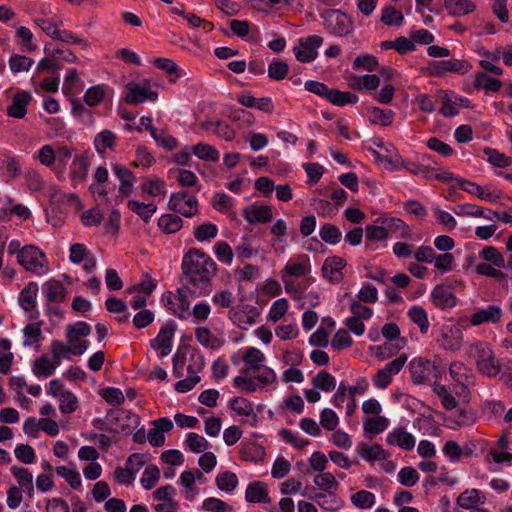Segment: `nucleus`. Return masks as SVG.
Masks as SVG:
<instances>
[{
    "label": "nucleus",
    "mask_w": 512,
    "mask_h": 512,
    "mask_svg": "<svg viewBox=\"0 0 512 512\" xmlns=\"http://www.w3.org/2000/svg\"><path fill=\"white\" fill-rule=\"evenodd\" d=\"M38 292V284L30 282L20 292L19 304L25 311H30L35 307V300Z\"/></svg>",
    "instance_id": "37"
},
{
    "label": "nucleus",
    "mask_w": 512,
    "mask_h": 512,
    "mask_svg": "<svg viewBox=\"0 0 512 512\" xmlns=\"http://www.w3.org/2000/svg\"><path fill=\"white\" fill-rule=\"evenodd\" d=\"M32 96L28 91H18L13 95L12 103L7 107V115L17 119H23L27 114V106Z\"/></svg>",
    "instance_id": "17"
},
{
    "label": "nucleus",
    "mask_w": 512,
    "mask_h": 512,
    "mask_svg": "<svg viewBox=\"0 0 512 512\" xmlns=\"http://www.w3.org/2000/svg\"><path fill=\"white\" fill-rule=\"evenodd\" d=\"M158 98V92L152 91L141 85L129 82L126 85L125 102L129 105H138L147 100L155 101Z\"/></svg>",
    "instance_id": "12"
},
{
    "label": "nucleus",
    "mask_w": 512,
    "mask_h": 512,
    "mask_svg": "<svg viewBox=\"0 0 512 512\" xmlns=\"http://www.w3.org/2000/svg\"><path fill=\"white\" fill-rule=\"evenodd\" d=\"M180 282L192 297L207 296L217 275L216 262L204 251L190 248L183 256Z\"/></svg>",
    "instance_id": "1"
},
{
    "label": "nucleus",
    "mask_w": 512,
    "mask_h": 512,
    "mask_svg": "<svg viewBox=\"0 0 512 512\" xmlns=\"http://www.w3.org/2000/svg\"><path fill=\"white\" fill-rule=\"evenodd\" d=\"M401 166L408 170L413 175H422L425 179L429 180L433 178L436 168L429 165H423L419 163H410L405 160H400Z\"/></svg>",
    "instance_id": "55"
},
{
    "label": "nucleus",
    "mask_w": 512,
    "mask_h": 512,
    "mask_svg": "<svg viewBox=\"0 0 512 512\" xmlns=\"http://www.w3.org/2000/svg\"><path fill=\"white\" fill-rule=\"evenodd\" d=\"M314 483L319 489L327 493L334 492L339 487V483L336 481L335 476L330 472L316 475L314 477Z\"/></svg>",
    "instance_id": "49"
},
{
    "label": "nucleus",
    "mask_w": 512,
    "mask_h": 512,
    "mask_svg": "<svg viewBox=\"0 0 512 512\" xmlns=\"http://www.w3.org/2000/svg\"><path fill=\"white\" fill-rule=\"evenodd\" d=\"M141 191L149 196H164L166 194V183L163 179H146L141 185Z\"/></svg>",
    "instance_id": "46"
},
{
    "label": "nucleus",
    "mask_w": 512,
    "mask_h": 512,
    "mask_svg": "<svg viewBox=\"0 0 512 512\" xmlns=\"http://www.w3.org/2000/svg\"><path fill=\"white\" fill-rule=\"evenodd\" d=\"M168 208L190 218L198 213V200L195 195H189L187 191H179L171 194Z\"/></svg>",
    "instance_id": "7"
},
{
    "label": "nucleus",
    "mask_w": 512,
    "mask_h": 512,
    "mask_svg": "<svg viewBox=\"0 0 512 512\" xmlns=\"http://www.w3.org/2000/svg\"><path fill=\"white\" fill-rule=\"evenodd\" d=\"M404 20L403 13L392 6L382 10L381 21L387 26H400Z\"/></svg>",
    "instance_id": "57"
},
{
    "label": "nucleus",
    "mask_w": 512,
    "mask_h": 512,
    "mask_svg": "<svg viewBox=\"0 0 512 512\" xmlns=\"http://www.w3.org/2000/svg\"><path fill=\"white\" fill-rule=\"evenodd\" d=\"M91 333V327L84 321H79L73 325H69L66 330V338L71 346L78 345L82 342V337H87Z\"/></svg>",
    "instance_id": "29"
},
{
    "label": "nucleus",
    "mask_w": 512,
    "mask_h": 512,
    "mask_svg": "<svg viewBox=\"0 0 512 512\" xmlns=\"http://www.w3.org/2000/svg\"><path fill=\"white\" fill-rule=\"evenodd\" d=\"M88 348V342L82 340L78 345L67 346L64 343L53 340L51 342L50 350L56 365H59L63 358H67L69 354L82 355Z\"/></svg>",
    "instance_id": "14"
},
{
    "label": "nucleus",
    "mask_w": 512,
    "mask_h": 512,
    "mask_svg": "<svg viewBox=\"0 0 512 512\" xmlns=\"http://www.w3.org/2000/svg\"><path fill=\"white\" fill-rule=\"evenodd\" d=\"M472 68L470 62L464 59H449L441 61H432L427 68V74L433 77H442L447 72L464 75Z\"/></svg>",
    "instance_id": "6"
},
{
    "label": "nucleus",
    "mask_w": 512,
    "mask_h": 512,
    "mask_svg": "<svg viewBox=\"0 0 512 512\" xmlns=\"http://www.w3.org/2000/svg\"><path fill=\"white\" fill-rule=\"evenodd\" d=\"M153 64L155 67L168 74L170 83H175L182 75V70L172 59L162 57L155 58Z\"/></svg>",
    "instance_id": "32"
},
{
    "label": "nucleus",
    "mask_w": 512,
    "mask_h": 512,
    "mask_svg": "<svg viewBox=\"0 0 512 512\" xmlns=\"http://www.w3.org/2000/svg\"><path fill=\"white\" fill-rule=\"evenodd\" d=\"M389 421L384 416H376L375 418H368L364 422V431L371 434H379L388 427Z\"/></svg>",
    "instance_id": "59"
},
{
    "label": "nucleus",
    "mask_w": 512,
    "mask_h": 512,
    "mask_svg": "<svg viewBox=\"0 0 512 512\" xmlns=\"http://www.w3.org/2000/svg\"><path fill=\"white\" fill-rule=\"evenodd\" d=\"M377 222L382 225H385L387 228V235L391 233H398L399 238H407L410 236V228L409 226L400 218L390 217V218H378Z\"/></svg>",
    "instance_id": "27"
},
{
    "label": "nucleus",
    "mask_w": 512,
    "mask_h": 512,
    "mask_svg": "<svg viewBox=\"0 0 512 512\" xmlns=\"http://www.w3.org/2000/svg\"><path fill=\"white\" fill-rule=\"evenodd\" d=\"M215 481L218 489L225 492H232L238 485L237 475L231 471L220 473Z\"/></svg>",
    "instance_id": "51"
},
{
    "label": "nucleus",
    "mask_w": 512,
    "mask_h": 512,
    "mask_svg": "<svg viewBox=\"0 0 512 512\" xmlns=\"http://www.w3.org/2000/svg\"><path fill=\"white\" fill-rule=\"evenodd\" d=\"M312 384L315 388L321 389L325 392H331L335 389V378L326 370H321L312 379Z\"/></svg>",
    "instance_id": "47"
},
{
    "label": "nucleus",
    "mask_w": 512,
    "mask_h": 512,
    "mask_svg": "<svg viewBox=\"0 0 512 512\" xmlns=\"http://www.w3.org/2000/svg\"><path fill=\"white\" fill-rule=\"evenodd\" d=\"M192 152L201 160L211 162L219 160V152L209 144L198 143L192 147Z\"/></svg>",
    "instance_id": "48"
},
{
    "label": "nucleus",
    "mask_w": 512,
    "mask_h": 512,
    "mask_svg": "<svg viewBox=\"0 0 512 512\" xmlns=\"http://www.w3.org/2000/svg\"><path fill=\"white\" fill-rule=\"evenodd\" d=\"M230 314L231 320L241 329H247V326L254 324L256 317L259 315L255 308L249 312L243 310L231 311Z\"/></svg>",
    "instance_id": "39"
},
{
    "label": "nucleus",
    "mask_w": 512,
    "mask_h": 512,
    "mask_svg": "<svg viewBox=\"0 0 512 512\" xmlns=\"http://www.w3.org/2000/svg\"><path fill=\"white\" fill-rule=\"evenodd\" d=\"M501 86L502 83L497 78L489 77L484 72H477L475 74L474 87L476 89L497 92L500 90Z\"/></svg>",
    "instance_id": "42"
},
{
    "label": "nucleus",
    "mask_w": 512,
    "mask_h": 512,
    "mask_svg": "<svg viewBox=\"0 0 512 512\" xmlns=\"http://www.w3.org/2000/svg\"><path fill=\"white\" fill-rule=\"evenodd\" d=\"M346 265L347 262L342 257H327L321 268L322 276L325 279H327L330 283L338 284L342 282L344 278L342 270L345 268Z\"/></svg>",
    "instance_id": "11"
},
{
    "label": "nucleus",
    "mask_w": 512,
    "mask_h": 512,
    "mask_svg": "<svg viewBox=\"0 0 512 512\" xmlns=\"http://www.w3.org/2000/svg\"><path fill=\"white\" fill-rule=\"evenodd\" d=\"M325 29L332 35L343 37L354 30V22L348 14L337 10L327 9L321 13Z\"/></svg>",
    "instance_id": "4"
},
{
    "label": "nucleus",
    "mask_w": 512,
    "mask_h": 512,
    "mask_svg": "<svg viewBox=\"0 0 512 512\" xmlns=\"http://www.w3.org/2000/svg\"><path fill=\"white\" fill-rule=\"evenodd\" d=\"M218 233V228L215 224L204 223L199 225L194 230V237L197 241L203 242L215 238Z\"/></svg>",
    "instance_id": "62"
},
{
    "label": "nucleus",
    "mask_w": 512,
    "mask_h": 512,
    "mask_svg": "<svg viewBox=\"0 0 512 512\" xmlns=\"http://www.w3.org/2000/svg\"><path fill=\"white\" fill-rule=\"evenodd\" d=\"M433 304L439 309L445 310L457 305V297L453 293V288L448 284L436 285L431 293Z\"/></svg>",
    "instance_id": "13"
},
{
    "label": "nucleus",
    "mask_w": 512,
    "mask_h": 512,
    "mask_svg": "<svg viewBox=\"0 0 512 512\" xmlns=\"http://www.w3.org/2000/svg\"><path fill=\"white\" fill-rule=\"evenodd\" d=\"M58 476L64 478L71 488L78 489L81 486L80 474L76 470L67 468L66 466H58L55 469Z\"/></svg>",
    "instance_id": "61"
},
{
    "label": "nucleus",
    "mask_w": 512,
    "mask_h": 512,
    "mask_svg": "<svg viewBox=\"0 0 512 512\" xmlns=\"http://www.w3.org/2000/svg\"><path fill=\"white\" fill-rule=\"evenodd\" d=\"M503 312L498 305H489L486 308L478 309L470 317V323L473 326H479L484 323H498L502 318Z\"/></svg>",
    "instance_id": "16"
},
{
    "label": "nucleus",
    "mask_w": 512,
    "mask_h": 512,
    "mask_svg": "<svg viewBox=\"0 0 512 512\" xmlns=\"http://www.w3.org/2000/svg\"><path fill=\"white\" fill-rule=\"evenodd\" d=\"M243 361L245 362L246 367L243 368L241 372L244 375H248L251 372H256V368H259L260 363L264 361V355L257 348L251 347L245 352Z\"/></svg>",
    "instance_id": "33"
},
{
    "label": "nucleus",
    "mask_w": 512,
    "mask_h": 512,
    "mask_svg": "<svg viewBox=\"0 0 512 512\" xmlns=\"http://www.w3.org/2000/svg\"><path fill=\"white\" fill-rule=\"evenodd\" d=\"M368 118L371 124L390 126L394 119V112L392 110H384L379 107L368 108Z\"/></svg>",
    "instance_id": "34"
},
{
    "label": "nucleus",
    "mask_w": 512,
    "mask_h": 512,
    "mask_svg": "<svg viewBox=\"0 0 512 512\" xmlns=\"http://www.w3.org/2000/svg\"><path fill=\"white\" fill-rule=\"evenodd\" d=\"M480 257L498 268L506 267L503 255L493 246H485L480 252Z\"/></svg>",
    "instance_id": "52"
},
{
    "label": "nucleus",
    "mask_w": 512,
    "mask_h": 512,
    "mask_svg": "<svg viewBox=\"0 0 512 512\" xmlns=\"http://www.w3.org/2000/svg\"><path fill=\"white\" fill-rule=\"evenodd\" d=\"M478 503H484V500L480 497V491L478 489H467L457 498V504L464 509H471Z\"/></svg>",
    "instance_id": "44"
},
{
    "label": "nucleus",
    "mask_w": 512,
    "mask_h": 512,
    "mask_svg": "<svg viewBox=\"0 0 512 512\" xmlns=\"http://www.w3.org/2000/svg\"><path fill=\"white\" fill-rule=\"evenodd\" d=\"M42 289L49 302L61 303L65 300L67 290L59 280L50 279L43 284Z\"/></svg>",
    "instance_id": "24"
},
{
    "label": "nucleus",
    "mask_w": 512,
    "mask_h": 512,
    "mask_svg": "<svg viewBox=\"0 0 512 512\" xmlns=\"http://www.w3.org/2000/svg\"><path fill=\"white\" fill-rule=\"evenodd\" d=\"M160 479V470L157 466L148 465L141 478V483L146 490L152 489Z\"/></svg>",
    "instance_id": "60"
},
{
    "label": "nucleus",
    "mask_w": 512,
    "mask_h": 512,
    "mask_svg": "<svg viewBox=\"0 0 512 512\" xmlns=\"http://www.w3.org/2000/svg\"><path fill=\"white\" fill-rule=\"evenodd\" d=\"M311 272L310 259L303 254L296 258V261L290 260L282 270V275L292 277H303Z\"/></svg>",
    "instance_id": "18"
},
{
    "label": "nucleus",
    "mask_w": 512,
    "mask_h": 512,
    "mask_svg": "<svg viewBox=\"0 0 512 512\" xmlns=\"http://www.w3.org/2000/svg\"><path fill=\"white\" fill-rule=\"evenodd\" d=\"M183 226V220L177 214H163L158 220V227L166 234L178 232Z\"/></svg>",
    "instance_id": "35"
},
{
    "label": "nucleus",
    "mask_w": 512,
    "mask_h": 512,
    "mask_svg": "<svg viewBox=\"0 0 512 512\" xmlns=\"http://www.w3.org/2000/svg\"><path fill=\"white\" fill-rule=\"evenodd\" d=\"M409 371L414 384H436L441 375V369L435 362L421 357L409 363Z\"/></svg>",
    "instance_id": "3"
},
{
    "label": "nucleus",
    "mask_w": 512,
    "mask_h": 512,
    "mask_svg": "<svg viewBox=\"0 0 512 512\" xmlns=\"http://www.w3.org/2000/svg\"><path fill=\"white\" fill-rule=\"evenodd\" d=\"M239 453L241 459L246 462H258L263 460L265 456L264 448L254 442L243 443Z\"/></svg>",
    "instance_id": "31"
},
{
    "label": "nucleus",
    "mask_w": 512,
    "mask_h": 512,
    "mask_svg": "<svg viewBox=\"0 0 512 512\" xmlns=\"http://www.w3.org/2000/svg\"><path fill=\"white\" fill-rule=\"evenodd\" d=\"M245 499L249 503H270L267 484L262 481L251 482L246 488Z\"/></svg>",
    "instance_id": "19"
},
{
    "label": "nucleus",
    "mask_w": 512,
    "mask_h": 512,
    "mask_svg": "<svg viewBox=\"0 0 512 512\" xmlns=\"http://www.w3.org/2000/svg\"><path fill=\"white\" fill-rule=\"evenodd\" d=\"M41 324L42 322L29 323L24 327V346H32L34 343H38L42 339Z\"/></svg>",
    "instance_id": "53"
},
{
    "label": "nucleus",
    "mask_w": 512,
    "mask_h": 512,
    "mask_svg": "<svg viewBox=\"0 0 512 512\" xmlns=\"http://www.w3.org/2000/svg\"><path fill=\"white\" fill-rule=\"evenodd\" d=\"M106 419L109 423V426L112 427H117L118 424L124 421L133 422L135 427L139 426L140 424V417L137 414L123 409H110L107 412Z\"/></svg>",
    "instance_id": "26"
},
{
    "label": "nucleus",
    "mask_w": 512,
    "mask_h": 512,
    "mask_svg": "<svg viewBox=\"0 0 512 512\" xmlns=\"http://www.w3.org/2000/svg\"><path fill=\"white\" fill-rule=\"evenodd\" d=\"M407 314L410 320L419 327L421 333H426L428 331V315L423 307L417 305L412 306L408 310Z\"/></svg>",
    "instance_id": "41"
},
{
    "label": "nucleus",
    "mask_w": 512,
    "mask_h": 512,
    "mask_svg": "<svg viewBox=\"0 0 512 512\" xmlns=\"http://www.w3.org/2000/svg\"><path fill=\"white\" fill-rule=\"evenodd\" d=\"M323 44L319 35H311L298 40V46L293 48L296 59L301 63H310L317 58V49Z\"/></svg>",
    "instance_id": "9"
},
{
    "label": "nucleus",
    "mask_w": 512,
    "mask_h": 512,
    "mask_svg": "<svg viewBox=\"0 0 512 512\" xmlns=\"http://www.w3.org/2000/svg\"><path fill=\"white\" fill-rule=\"evenodd\" d=\"M104 96L105 92L103 87L101 85H96L86 90L84 94V101L88 106L94 107L103 101Z\"/></svg>",
    "instance_id": "63"
},
{
    "label": "nucleus",
    "mask_w": 512,
    "mask_h": 512,
    "mask_svg": "<svg viewBox=\"0 0 512 512\" xmlns=\"http://www.w3.org/2000/svg\"><path fill=\"white\" fill-rule=\"evenodd\" d=\"M33 63L32 58L19 54H13L9 59V67L14 73L28 71Z\"/></svg>",
    "instance_id": "58"
},
{
    "label": "nucleus",
    "mask_w": 512,
    "mask_h": 512,
    "mask_svg": "<svg viewBox=\"0 0 512 512\" xmlns=\"http://www.w3.org/2000/svg\"><path fill=\"white\" fill-rule=\"evenodd\" d=\"M189 292L184 286L176 290V294L168 291L163 294L162 301L166 308L170 310L179 319H185V313L190 309V302L188 300Z\"/></svg>",
    "instance_id": "8"
},
{
    "label": "nucleus",
    "mask_w": 512,
    "mask_h": 512,
    "mask_svg": "<svg viewBox=\"0 0 512 512\" xmlns=\"http://www.w3.org/2000/svg\"><path fill=\"white\" fill-rule=\"evenodd\" d=\"M359 456L367 461H375L377 459L386 460L390 453L382 448L378 443L368 446L365 443H359L357 446Z\"/></svg>",
    "instance_id": "25"
},
{
    "label": "nucleus",
    "mask_w": 512,
    "mask_h": 512,
    "mask_svg": "<svg viewBox=\"0 0 512 512\" xmlns=\"http://www.w3.org/2000/svg\"><path fill=\"white\" fill-rule=\"evenodd\" d=\"M176 324L174 321L165 323L161 328L156 338L150 340V347L153 350H160L161 356L165 357L171 352L172 339L176 331Z\"/></svg>",
    "instance_id": "10"
},
{
    "label": "nucleus",
    "mask_w": 512,
    "mask_h": 512,
    "mask_svg": "<svg viewBox=\"0 0 512 512\" xmlns=\"http://www.w3.org/2000/svg\"><path fill=\"white\" fill-rule=\"evenodd\" d=\"M463 343V334L459 327L452 326L443 329L441 335V346L446 350L457 351Z\"/></svg>",
    "instance_id": "23"
},
{
    "label": "nucleus",
    "mask_w": 512,
    "mask_h": 512,
    "mask_svg": "<svg viewBox=\"0 0 512 512\" xmlns=\"http://www.w3.org/2000/svg\"><path fill=\"white\" fill-rule=\"evenodd\" d=\"M389 445H396L406 451H410L415 446L414 436L407 432L404 428L398 427L391 431L386 438Z\"/></svg>",
    "instance_id": "22"
},
{
    "label": "nucleus",
    "mask_w": 512,
    "mask_h": 512,
    "mask_svg": "<svg viewBox=\"0 0 512 512\" xmlns=\"http://www.w3.org/2000/svg\"><path fill=\"white\" fill-rule=\"evenodd\" d=\"M72 157V149L67 146H61L56 150V161L53 171L58 175H63L69 160Z\"/></svg>",
    "instance_id": "50"
},
{
    "label": "nucleus",
    "mask_w": 512,
    "mask_h": 512,
    "mask_svg": "<svg viewBox=\"0 0 512 512\" xmlns=\"http://www.w3.org/2000/svg\"><path fill=\"white\" fill-rule=\"evenodd\" d=\"M89 167V161L87 156L85 155H77L74 157L72 165H71V171L70 175L73 181L76 182H82L88 172Z\"/></svg>",
    "instance_id": "36"
},
{
    "label": "nucleus",
    "mask_w": 512,
    "mask_h": 512,
    "mask_svg": "<svg viewBox=\"0 0 512 512\" xmlns=\"http://www.w3.org/2000/svg\"><path fill=\"white\" fill-rule=\"evenodd\" d=\"M128 208L136 213L145 223H148L152 215L156 212L157 206L153 203L145 204L137 200H129Z\"/></svg>",
    "instance_id": "38"
},
{
    "label": "nucleus",
    "mask_w": 512,
    "mask_h": 512,
    "mask_svg": "<svg viewBox=\"0 0 512 512\" xmlns=\"http://www.w3.org/2000/svg\"><path fill=\"white\" fill-rule=\"evenodd\" d=\"M319 235L324 242L332 245L338 244L342 238L339 228L330 223H326L321 227Z\"/></svg>",
    "instance_id": "54"
},
{
    "label": "nucleus",
    "mask_w": 512,
    "mask_h": 512,
    "mask_svg": "<svg viewBox=\"0 0 512 512\" xmlns=\"http://www.w3.org/2000/svg\"><path fill=\"white\" fill-rule=\"evenodd\" d=\"M444 7L451 16H464L475 11L476 6L470 0H443Z\"/></svg>",
    "instance_id": "28"
},
{
    "label": "nucleus",
    "mask_w": 512,
    "mask_h": 512,
    "mask_svg": "<svg viewBox=\"0 0 512 512\" xmlns=\"http://www.w3.org/2000/svg\"><path fill=\"white\" fill-rule=\"evenodd\" d=\"M380 84V78L376 74L353 76L349 81V87L356 90H374Z\"/></svg>",
    "instance_id": "30"
},
{
    "label": "nucleus",
    "mask_w": 512,
    "mask_h": 512,
    "mask_svg": "<svg viewBox=\"0 0 512 512\" xmlns=\"http://www.w3.org/2000/svg\"><path fill=\"white\" fill-rule=\"evenodd\" d=\"M116 135L110 130H103L94 140V146L98 153H105L106 149H112L115 146Z\"/></svg>",
    "instance_id": "45"
},
{
    "label": "nucleus",
    "mask_w": 512,
    "mask_h": 512,
    "mask_svg": "<svg viewBox=\"0 0 512 512\" xmlns=\"http://www.w3.org/2000/svg\"><path fill=\"white\" fill-rule=\"evenodd\" d=\"M58 365L55 362H51L46 355L37 358L33 363V373L37 377H49L51 376Z\"/></svg>",
    "instance_id": "40"
},
{
    "label": "nucleus",
    "mask_w": 512,
    "mask_h": 512,
    "mask_svg": "<svg viewBox=\"0 0 512 512\" xmlns=\"http://www.w3.org/2000/svg\"><path fill=\"white\" fill-rule=\"evenodd\" d=\"M242 215L250 224L269 223L272 220V208L268 205H258L253 203L244 207Z\"/></svg>",
    "instance_id": "15"
},
{
    "label": "nucleus",
    "mask_w": 512,
    "mask_h": 512,
    "mask_svg": "<svg viewBox=\"0 0 512 512\" xmlns=\"http://www.w3.org/2000/svg\"><path fill=\"white\" fill-rule=\"evenodd\" d=\"M304 87L307 91L324 98L331 104L338 107L358 102V96L356 94L330 88L323 82L308 80L305 82Z\"/></svg>",
    "instance_id": "2"
},
{
    "label": "nucleus",
    "mask_w": 512,
    "mask_h": 512,
    "mask_svg": "<svg viewBox=\"0 0 512 512\" xmlns=\"http://www.w3.org/2000/svg\"><path fill=\"white\" fill-rule=\"evenodd\" d=\"M17 261L27 271L41 275L48 270L46 255L37 247L27 245L17 253Z\"/></svg>",
    "instance_id": "5"
},
{
    "label": "nucleus",
    "mask_w": 512,
    "mask_h": 512,
    "mask_svg": "<svg viewBox=\"0 0 512 512\" xmlns=\"http://www.w3.org/2000/svg\"><path fill=\"white\" fill-rule=\"evenodd\" d=\"M288 72L289 66L282 60L273 59V61L268 66V76L275 81L285 79L288 75Z\"/></svg>",
    "instance_id": "56"
},
{
    "label": "nucleus",
    "mask_w": 512,
    "mask_h": 512,
    "mask_svg": "<svg viewBox=\"0 0 512 512\" xmlns=\"http://www.w3.org/2000/svg\"><path fill=\"white\" fill-rule=\"evenodd\" d=\"M476 365L482 374L489 377L496 376L501 370L499 361L495 358L492 351L490 350H482L481 355L476 361Z\"/></svg>",
    "instance_id": "20"
},
{
    "label": "nucleus",
    "mask_w": 512,
    "mask_h": 512,
    "mask_svg": "<svg viewBox=\"0 0 512 512\" xmlns=\"http://www.w3.org/2000/svg\"><path fill=\"white\" fill-rule=\"evenodd\" d=\"M175 488L167 484L165 486L159 487L153 492V497L157 500L164 501L163 503H159L155 505V510L162 511L165 509H179V503L173 499V494H175Z\"/></svg>",
    "instance_id": "21"
},
{
    "label": "nucleus",
    "mask_w": 512,
    "mask_h": 512,
    "mask_svg": "<svg viewBox=\"0 0 512 512\" xmlns=\"http://www.w3.org/2000/svg\"><path fill=\"white\" fill-rule=\"evenodd\" d=\"M477 420L476 412L467 407L459 408L453 418H450V421H452L456 426L458 427H466L471 426L474 424Z\"/></svg>",
    "instance_id": "43"
},
{
    "label": "nucleus",
    "mask_w": 512,
    "mask_h": 512,
    "mask_svg": "<svg viewBox=\"0 0 512 512\" xmlns=\"http://www.w3.org/2000/svg\"><path fill=\"white\" fill-rule=\"evenodd\" d=\"M351 501L355 506L367 509L374 505L375 496L369 491L361 490L352 495Z\"/></svg>",
    "instance_id": "64"
}]
</instances>
